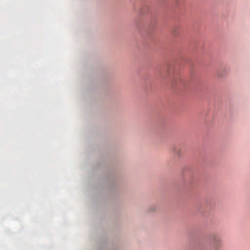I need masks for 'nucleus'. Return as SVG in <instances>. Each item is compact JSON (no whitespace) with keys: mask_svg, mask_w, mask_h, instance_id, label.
Returning <instances> with one entry per match:
<instances>
[{"mask_svg":"<svg viewBox=\"0 0 250 250\" xmlns=\"http://www.w3.org/2000/svg\"><path fill=\"white\" fill-rule=\"evenodd\" d=\"M211 247L215 250L220 249L222 246V241L220 238L216 235H213L210 238Z\"/></svg>","mask_w":250,"mask_h":250,"instance_id":"1","label":"nucleus"},{"mask_svg":"<svg viewBox=\"0 0 250 250\" xmlns=\"http://www.w3.org/2000/svg\"><path fill=\"white\" fill-rule=\"evenodd\" d=\"M172 152L177 156L180 157L181 155V149L178 146H174L172 148Z\"/></svg>","mask_w":250,"mask_h":250,"instance_id":"2","label":"nucleus"}]
</instances>
